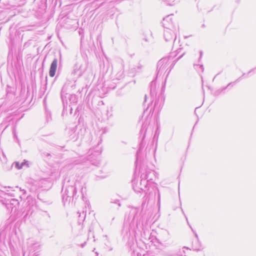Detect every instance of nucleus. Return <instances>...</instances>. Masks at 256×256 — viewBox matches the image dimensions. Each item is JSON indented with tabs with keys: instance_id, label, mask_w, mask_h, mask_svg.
Returning a JSON list of instances; mask_svg holds the SVG:
<instances>
[{
	"instance_id": "nucleus-8",
	"label": "nucleus",
	"mask_w": 256,
	"mask_h": 256,
	"mask_svg": "<svg viewBox=\"0 0 256 256\" xmlns=\"http://www.w3.org/2000/svg\"><path fill=\"white\" fill-rule=\"evenodd\" d=\"M142 68V65H140V66H138V68L139 69H140Z\"/></svg>"
},
{
	"instance_id": "nucleus-1",
	"label": "nucleus",
	"mask_w": 256,
	"mask_h": 256,
	"mask_svg": "<svg viewBox=\"0 0 256 256\" xmlns=\"http://www.w3.org/2000/svg\"><path fill=\"white\" fill-rule=\"evenodd\" d=\"M182 50L179 49L176 52H172L168 57H164L160 59L158 62L157 71L158 74H162L168 70V74L170 71L174 62L182 58L184 52L181 53Z\"/></svg>"
},
{
	"instance_id": "nucleus-10",
	"label": "nucleus",
	"mask_w": 256,
	"mask_h": 256,
	"mask_svg": "<svg viewBox=\"0 0 256 256\" xmlns=\"http://www.w3.org/2000/svg\"><path fill=\"white\" fill-rule=\"evenodd\" d=\"M85 243L82 244V247H84V246Z\"/></svg>"
},
{
	"instance_id": "nucleus-12",
	"label": "nucleus",
	"mask_w": 256,
	"mask_h": 256,
	"mask_svg": "<svg viewBox=\"0 0 256 256\" xmlns=\"http://www.w3.org/2000/svg\"><path fill=\"white\" fill-rule=\"evenodd\" d=\"M117 202H118V200H116V201L114 202V203H116Z\"/></svg>"
},
{
	"instance_id": "nucleus-7",
	"label": "nucleus",
	"mask_w": 256,
	"mask_h": 256,
	"mask_svg": "<svg viewBox=\"0 0 256 256\" xmlns=\"http://www.w3.org/2000/svg\"><path fill=\"white\" fill-rule=\"evenodd\" d=\"M183 249H184V253H185V250H188V252H190V250L188 249V248H186L185 247H184V248H183Z\"/></svg>"
},
{
	"instance_id": "nucleus-9",
	"label": "nucleus",
	"mask_w": 256,
	"mask_h": 256,
	"mask_svg": "<svg viewBox=\"0 0 256 256\" xmlns=\"http://www.w3.org/2000/svg\"><path fill=\"white\" fill-rule=\"evenodd\" d=\"M160 194H158V201H160Z\"/></svg>"
},
{
	"instance_id": "nucleus-5",
	"label": "nucleus",
	"mask_w": 256,
	"mask_h": 256,
	"mask_svg": "<svg viewBox=\"0 0 256 256\" xmlns=\"http://www.w3.org/2000/svg\"><path fill=\"white\" fill-rule=\"evenodd\" d=\"M25 164L24 162H22L21 164H20L19 162H16V167L18 168V169H21L22 168L23 166Z\"/></svg>"
},
{
	"instance_id": "nucleus-13",
	"label": "nucleus",
	"mask_w": 256,
	"mask_h": 256,
	"mask_svg": "<svg viewBox=\"0 0 256 256\" xmlns=\"http://www.w3.org/2000/svg\"><path fill=\"white\" fill-rule=\"evenodd\" d=\"M146 96H145V100H146Z\"/></svg>"
},
{
	"instance_id": "nucleus-6",
	"label": "nucleus",
	"mask_w": 256,
	"mask_h": 256,
	"mask_svg": "<svg viewBox=\"0 0 256 256\" xmlns=\"http://www.w3.org/2000/svg\"><path fill=\"white\" fill-rule=\"evenodd\" d=\"M70 98H72V99H74V100H76V96L75 95H70Z\"/></svg>"
},
{
	"instance_id": "nucleus-4",
	"label": "nucleus",
	"mask_w": 256,
	"mask_h": 256,
	"mask_svg": "<svg viewBox=\"0 0 256 256\" xmlns=\"http://www.w3.org/2000/svg\"><path fill=\"white\" fill-rule=\"evenodd\" d=\"M57 65L58 60L54 58L51 64L49 71V75L50 77H54V76L57 68Z\"/></svg>"
},
{
	"instance_id": "nucleus-3",
	"label": "nucleus",
	"mask_w": 256,
	"mask_h": 256,
	"mask_svg": "<svg viewBox=\"0 0 256 256\" xmlns=\"http://www.w3.org/2000/svg\"><path fill=\"white\" fill-rule=\"evenodd\" d=\"M87 68L88 64L85 61H78L74 66L72 74L78 77H80L86 70Z\"/></svg>"
},
{
	"instance_id": "nucleus-2",
	"label": "nucleus",
	"mask_w": 256,
	"mask_h": 256,
	"mask_svg": "<svg viewBox=\"0 0 256 256\" xmlns=\"http://www.w3.org/2000/svg\"><path fill=\"white\" fill-rule=\"evenodd\" d=\"M163 25L166 29L164 30V38L166 42H172L176 38V32L178 31V26L174 24L172 18L168 16L163 19Z\"/></svg>"
},
{
	"instance_id": "nucleus-11",
	"label": "nucleus",
	"mask_w": 256,
	"mask_h": 256,
	"mask_svg": "<svg viewBox=\"0 0 256 256\" xmlns=\"http://www.w3.org/2000/svg\"><path fill=\"white\" fill-rule=\"evenodd\" d=\"M118 206H120V203H119V202L118 203Z\"/></svg>"
}]
</instances>
